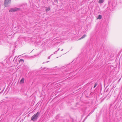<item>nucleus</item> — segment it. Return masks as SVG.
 Masks as SVG:
<instances>
[{
    "label": "nucleus",
    "instance_id": "10",
    "mask_svg": "<svg viewBox=\"0 0 122 122\" xmlns=\"http://www.w3.org/2000/svg\"><path fill=\"white\" fill-rule=\"evenodd\" d=\"M102 18V17L101 15H100V19H101Z\"/></svg>",
    "mask_w": 122,
    "mask_h": 122
},
{
    "label": "nucleus",
    "instance_id": "12",
    "mask_svg": "<svg viewBox=\"0 0 122 122\" xmlns=\"http://www.w3.org/2000/svg\"><path fill=\"white\" fill-rule=\"evenodd\" d=\"M97 84L96 83L95 84V85H96V86H97Z\"/></svg>",
    "mask_w": 122,
    "mask_h": 122
},
{
    "label": "nucleus",
    "instance_id": "13",
    "mask_svg": "<svg viewBox=\"0 0 122 122\" xmlns=\"http://www.w3.org/2000/svg\"><path fill=\"white\" fill-rule=\"evenodd\" d=\"M91 113H91V112L90 113H89V114L87 116V117H88V116H89V115L90 114H91Z\"/></svg>",
    "mask_w": 122,
    "mask_h": 122
},
{
    "label": "nucleus",
    "instance_id": "14",
    "mask_svg": "<svg viewBox=\"0 0 122 122\" xmlns=\"http://www.w3.org/2000/svg\"><path fill=\"white\" fill-rule=\"evenodd\" d=\"M48 59H50V56H49L48 57Z\"/></svg>",
    "mask_w": 122,
    "mask_h": 122
},
{
    "label": "nucleus",
    "instance_id": "18",
    "mask_svg": "<svg viewBox=\"0 0 122 122\" xmlns=\"http://www.w3.org/2000/svg\"><path fill=\"white\" fill-rule=\"evenodd\" d=\"M63 49H62V50H61V51H63Z\"/></svg>",
    "mask_w": 122,
    "mask_h": 122
},
{
    "label": "nucleus",
    "instance_id": "11",
    "mask_svg": "<svg viewBox=\"0 0 122 122\" xmlns=\"http://www.w3.org/2000/svg\"><path fill=\"white\" fill-rule=\"evenodd\" d=\"M99 19V15H98V18H97V19Z\"/></svg>",
    "mask_w": 122,
    "mask_h": 122
},
{
    "label": "nucleus",
    "instance_id": "5",
    "mask_svg": "<svg viewBox=\"0 0 122 122\" xmlns=\"http://www.w3.org/2000/svg\"><path fill=\"white\" fill-rule=\"evenodd\" d=\"M86 35H84L81 38L79 39L78 40H80L81 39H82L84 38L85 37H86Z\"/></svg>",
    "mask_w": 122,
    "mask_h": 122
},
{
    "label": "nucleus",
    "instance_id": "16",
    "mask_svg": "<svg viewBox=\"0 0 122 122\" xmlns=\"http://www.w3.org/2000/svg\"><path fill=\"white\" fill-rule=\"evenodd\" d=\"M59 50V48L57 51H58Z\"/></svg>",
    "mask_w": 122,
    "mask_h": 122
},
{
    "label": "nucleus",
    "instance_id": "6",
    "mask_svg": "<svg viewBox=\"0 0 122 122\" xmlns=\"http://www.w3.org/2000/svg\"><path fill=\"white\" fill-rule=\"evenodd\" d=\"M24 61L23 59H21L20 60L19 63L21 62V63L22 64L23 63Z\"/></svg>",
    "mask_w": 122,
    "mask_h": 122
},
{
    "label": "nucleus",
    "instance_id": "15",
    "mask_svg": "<svg viewBox=\"0 0 122 122\" xmlns=\"http://www.w3.org/2000/svg\"><path fill=\"white\" fill-rule=\"evenodd\" d=\"M96 86V85H95V86H94V88Z\"/></svg>",
    "mask_w": 122,
    "mask_h": 122
},
{
    "label": "nucleus",
    "instance_id": "1",
    "mask_svg": "<svg viewBox=\"0 0 122 122\" xmlns=\"http://www.w3.org/2000/svg\"><path fill=\"white\" fill-rule=\"evenodd\" d=\"M40 114V113L38 112L36 113L35 114L31 117V120L33 121H35L37 119L38 116Z\"/></svg>",
    "mask_w": 122,
    "mask_h": 122
},
{
    "label": "nucleus",
    "instance_id": "7",
    "mask_svg": "<svg viewBox=\"0 0 122 122\" xmlns=\"http://www.w3.org/2000/svg\"><path fill=\"white\" fill-rule=\"evenodd\" d=\"M50 10V8L49 7H48L46 9V11L47 12V11Z\"/></svg>",
    "mask_w": 122,
    "mask_h": 122
},
{
    "label": "nucleus",
    "instance_id": "17",
    "mask_svg": "<svg viewBox=\"0 0 122 122\" xmlns=\"http://www.w3.org/2000/svg\"><path fill=\"white\" fill-rule=\"evenodd\" d=\"M57 51H55L54 52V53H55V52H56Z\"/></svg>",
    "mask_w": 122,
    "mask_h": 122
},
{
    "label": "nucleus",
    "instance_id": "8",
    "mask_svg": "<svg viewBox=\"0 0 122 122\" xmlns=\"http://www.w3.org/2000/svg\"><path fill=\"white\" fill-rule=\"evenodd\" d=\"M96 122H99V118L98 117L97 118Z\"/></svg>",
    "mask_w": 122,
    "mask_h": 122
},
{
    "label": "nucleus",
    "instance_id": "9",
    "mask_svg": "<svg viewBox=\"0 0 122 122\" xmlns=\"http://www.w3.org/2000/svg\"><path fill=\"white\" fill-rule=\"evenodd\" d=\"M104 0H100V3H102L103 2Z\"/></svg>",
    "mask_w": 122,
    "mask_h": 122
},
{
    "label": "nucleus",
    "instance_id": "2",
    "mask_svg": "<svg viewBox=\"0 0 122 122\" xmlns=\"http://www.w3.org/2000/svg\"><path fill=\"white\" fill-rule=\"evenodd\" d=\"M11 1V0H5L4 3V6L5 7L9 6Z\"/></svg>",
    "mask_w": 122,
    "mask_h": 122
},
{
    "label": "nucleus",
    "instance_id": "3",
    "mask_svg": "<svg viewBox=\"0 0 122 122\" xmlns=\"http://www.w3.org/2000/svg\"><path fill=\"white\" fill-rule=\"evenodd\" d=\"M20 9V8H12L11 9L9 10V11L10 12H15L17 11L18 10H19Z\"/></svg>",
    "mask_w": 122,
    "mask_h": 122
},
{
    "label": "nucleus",
    "instance_id": "4",
    "mask_svg": "<svg viewBox=\"0 0 122 122\" xmlns=\"http://www.w3.org/2000/svg\"><path fill=\"white\" fill-rule=\"evenodd\" d=\"M24 78H22L21 80L20 81V84H23L24 83Z\"/></svg>",
    "mask_w": 122,
    "mask_h": 122
}]
</instances>
